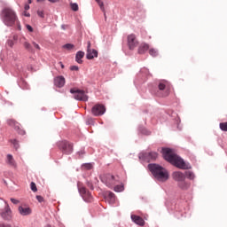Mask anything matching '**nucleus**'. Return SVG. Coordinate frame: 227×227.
Returning <instances> with one entry per match:
<instances>
[{
  "instance_id": "1",
  "label": "nucleus",
  "mask_w": 227,
  "mask_h": 227,
  "mask_svg": "<svg viewBox=\"0 0 227 227\" xmlns=\"http://www.w3.org/2000/svg\"><path fill=\"white\" fill-rule=\"evenodd\" d=\"M161 153L165 160H168V162L172 164V166L178 168V169H191L192 168L191 163L185 162L182 157L173 153V150L170 148H162Z\"/></svg>"
},
{
  "instance_id": "2",
  "label": "nucleus",
  "mask_w": 227,
  "mask_h": 227,
  "mask_svg": "<svg viewBox=\"0 0 227 227\" xmlns=\"http://www.w3.org/2000/svg\"><path fill=\"white\" fill-rule=\"evenodd\" d=\"M1 19L5 26L12 27L17 22V14L12 8L5 7L1 12Z\"/></svg>"
},
{
  "instance_id": "3",
  "label": "nucleus",
  "mask_w": 227,
  "mask_h": 227,
  "mask_svg": "<svg viewBox=\"0 0 227 227\" xmlns=\"http://www.w3.org/2000/svg\"><path fill=\"white\" fill-rule=\"evenodd\" d=\"M101 182L106 185V187H109L110 189H113L114 185H118V184H121L120 176H113L111 174H106L100 177Z\"/></svg>"
},
{
  "instance_id": "4",
  "label": "nucleus",
  "mask_w": 227,
  "mask_h": 227,
  "mask_svg": "<svg viewBox=\"0 0 227 227\" xmlns=\"http://www.w3.org/2000/svg\"><path fill=\"white\" fill-rule=\"evenodd\" d=\"M58 146L66 155H70L74 152V145L68 141L63 140L59 142Z\"/></svg>"
},
{
  "instance_id": "5",
  "label": "nucleus",
  "mask_w": 227,
  "mask_h": 227,
  "mask_svg": "<svg viewBox=\"0 0 227 227\" xmlns=\"http://www.w3.org/2000/svg\"><path fill=\"white\" fill-rule=\"evenodd\" d=\"M157 157H159V153L155 152H142L138 154V159L140 160H145L146 162H150L151 160H157Z\"/></svg>"
},
{
  "instance_id": "6",
  "label": "nucleus",
  "mask_w": 227,
  "mask_h": 227,
  "mask_svg": "<svg viewBox=\"0 0 227 227\" xmlns=\"http://www.w3.org/2000/svg\"><path fill=\"white\" fill-rule=\"evenodd\" d=\"M70 93L74 95V100H79L80 102H88V95L84 90L71 89Z\"/></svg>"
},
{
  "instance_id": "7",
  "label": "nucleus",
  "mask_w": 227,
  "mask_h": 227,
  "mask_svg": "<svg viewBox=\"0 0 227 227\" xmlns=\"http://www.w3.org/2000/svg\"><path fill=\"white\" fill-rule=\"evenodd\" d=\"M0 215L4 221H12L13 215H12V208L8 204H6L4 208L1 210Z\"/></svg>"
},
{
  "instance_id": "8",
  "label": "nucleus",
  "mask_w": 227,
  "mask_h": 227,
  "mask_svg": "<svg viewBox=\"0 0 227 227\" xmlns=\"http://www.w3.org/2000/svg\"><path fill=\"white\" fill-rule=\"evenodd\" d=\"M158 97H168V95H169V88H168V86L166 85V81L160 82L158 85Z\"/></svg>"
},
{
  "instance_id": "9",
  "label": "nucleus",
  "mask_w": 227,
  "mask_h": 227,
  "mask_svg": "<svg viewBox=\"0 0 227 227\" xmlns=\"http://www.w3.org/2000/svg\"><path fill=\"white\" fill-rule=\"evenodd\" d=\"M78 191L82 200H84V201H86L87 203H90V201L93 200V197L91 196V192H88V190H86V187L78 186Z\"/></svg>"
},
{
  "instance_id": "10",
  "label": "nucleus",
  "mask_w": 227,
  "mask_h": 227,
  "mask_svg": "<svg viewBox=\"0 0 227 227\" xmlns=\"http://www.w3.org/2000/svg\"><path fill=\"white\" fill-rule=\"evenodd\" d=\"M154 178L158 180V182H168V180H169V172L163 168V169L159 171L157 176H154Z\"/></svg>"
},
{
  "instance_id": "11",
  "label": "nucleus",
  "mask_w": 227,
  "mask_h": 227,
  "mask_svg": "<svg viewBox=\"0 0 227 227\" xmlns=\"http://www.w3.org/2000/svg\"><path fill=\"white\" fill-rule=\"evenodd\" d=\"M7 125L13 127L20 136H24L26 134V130L20 129V123L17 122V121L13 119L7 120Z\"/></svg>"
},
{
  "instance_id": "12",
  "label": "nucleus",
  "mask_w": 227,
  "mask_h": 227,
  "mask_svg": "<svg viewBox=\"0 0 227 227\" xmlns=\"http://www.w3.org/2000/svg\"><path fill=\"white\" fill-rule=\"evenodd\" d=\"M88 59H93V58H98V51L95 49H91V42H87V54Z\"/></svg>"
},
{
  "instance_id": "13",
  "label": "nucleus",
  "mask_w": 227,
  "mask_h": 227,
  "mask_svg": "<svg viewBox=\"0 0 227 227\" xmlns=\"http://www.w3.org/2000/svg\"><path fill=\"white\" fill-rule=\"evenodd\" d=\"M139 45V43L137 42V39L136 38V35L130 34L128 35V46L130 51H134L135 47H137Z\"/></svg>"
},
{
  "instance_id": "14",
  "label": "nucleus",
  "mask_w": 227,
  "mask_h": 227,
  "mask_svg": "<svg viewBox=\"0 0 227 227\" xmlns=\"http://www.w3.org/2000/svg\"><path fill=\"white\" fill-rule=\"evenodd\" d=\"M91 113L94 116H102L106 114V106L103 105H96L92 107Z\"/></svg>"
},
{
  "instance_id": "15",
  "label": "nucleus",
  "mask_w": 227,
  "mask_h": 227,
  "mask_svg": "<svg viewBox=\"0 0 227 227\" xmlns=\"http://www.w3.org/2000/svg\"><path fill=\"white\" fill-rule=\"evenodd\" d=\"M149 171H151L153 176H156L160 171H161L164 167L157 164V163H150L148 165Z\"/></svg>"
},
{
  "instance_id": "16",
  "label": "nucleus",
  "mask_w": 227,
  "mask_h": 227,
  "mask_svg": "<svg viewBox=\"0 0 227 227\" xmlns=\"http://www.w3.org/2000/svg\"><path fill=\"white\" fill-rule=\"evenodd\" d=\"M172 178L175 182L179 184L180 182H184V180H185V174L182 171H174L172 173Z\"/></svg>"
},
{
  "instance_id": "17",
  "label": "nucleus",
  "mask_w": 227,
  "mask_h": 227,
  "mask_svg": "<svg viewBox=\"0 0 227 227\" xmlns=\"http://www.w3.org/2000/svg\"><path fill=\"white\" fill-rule=\"evenodd\" d=\"M54 85L57 88H63V86H65V77L60 75V76H57L54 79Z\"/></svg>"
},
{
  "instance_id": "18",
  "label": "nucleus",
  "mask_w": 227,
  "mask_h": 227,
  "mask_svg": "<svg viewBox=\"0 0 227 227\" xmlns=\"http://www.w3.org/2000/svg\"><path fill=\"white\" fill-rule=\"evenodd\" d=\"M177 187H179V189L182 191H189V189H191V184L184 179L183 181L177 183Z\"/></svg>"
},
{
  "instance_id": "19",
  "label": "nucleus",
  "mask_w": 227,
  "mask_h": 227,
  "mask_svg": "<svg viewBox=\"0 0 227 227\" xmlns=\"http://www.w3.org/2000/svg\"><path fill=\"white\" fill-rule=\"evenodd\" d=\"M131 220L138 226H145V220H143L139 215H131Z\"/></svg>"
},
{
  "instance_id": "20",
  "label": "nucleus",
  "mask_w": 227,
  "mask_h": 227,
  "mask_svg": "<svg viewBox=\"0 0 227 227\" xmlns=\"http://www.w3.org/2000/svg\"><path fill=\"white\" fill-rule=\"evenodd\" d=\"M18 210L20 215L23 216L31 215L32 214V210L29 207H24L22 206H20Z\"/></svg>"
},
{
  "instance_id": "21",
  "label": "nucleus",
  "mask_w": 227,
  "mask_h": 227,
  "mask_svg": "<svg viewBox=\"0 0 227 227\" xmlns=\"http://www.w3.org/2000/svg\"><path fill=\"white\" fill-rule=\"evenodd\" d=\"M21 43L23 44V47L27 51V52H35V50L33 49V46H31V43L27 42V40L23 37V41H21Z\"/></svg>"
},
{
  "instance_id": "22",
  "label": "nucleus",
  "mask_w": 227,
  "mask_h": 227,
  "mask_svg": "<svg viewBox=\"0 0 227 227\" xmlns=\"http://www.w3.org/2000/svg\"><path fill=\"white\" fill-rule=\"evenodd\" d=\"M82 58H84V51H77L76 55H75L76 63H78L79 65H82Z\"/></svg>"
},
{
  "instance_id": "23",
  "label": "nucleus",
  "mask_w": 227,
  "mask_h": 227,
  "mask_svg": "<svg viewBox=\"0 0 227 227\" xmlns=\"http://www.w3.org/2000/svg\"><path fill=\"white\" fill-rule=\"evenodd\" d=\"M148 49H150V46L147 43L140 45L138 48V54H145Z\"/></svg>"
},
{
  "instance_id": "24",
  "label": "nucleus",
  "mask_w": 227,
  "mask_h": 227,
  "mask_svg": "<svg viewBox=\"0 0 227 227\" xmlns=\"http://www.w3.org/2000/svg\"><path fill=\"white\" fill-rule=\"evenodd\" d=\"M184 175H185V178H187L188 180H194V178H196V175H194V172L191 170L185 171Z\"/></svg>"
},
{
  "instance_id": "25",
  "label": "nucleus",
  "mask_w": 227,
  "mask_h": 227,
  "mask_svg": "<svg viewBox=\"0 0 227 227\" xmlns=\"http://www.w3.org/2000/svg\"><path fill=\"white\" fill-rule=\"evenodd\" d=\"M106 196L108 200H110L111 203H114V201H116V196L113 192H106Z\"/></svg>"
},
{
  "instance_id": "26",
  "label": "nucleus",
  "mask_w": 227,
  "mask_h": 227,
  "mask_svg": "<svg viewBox=\"0 0 227 227\" xmlns=\"http://www.w3.org/2000/svg\"><path fill=\"white\" fill-rule=\"evenodd\" d=\"M7 164H9V166H15V160L13 159V155L7 154Z\"/></svg>"
},
{
  "instance_id": "27",
  "label": "nucleus",
  "mask_w": 227,
  "mask_h": 227,
  "mask_svg": "<svg viewBox=\"0 0 227 227\" xmlns=\"http://www.w3.org/2000/svg\"><path fill=\"white\" fill-rule=\"evenodd\" d=\"M115 192H123L125 191V186L123 184H117L114 187Z\"/></svg>"
},
{
  "instance_id": "28",
  "label": "nucleus",
  "mask_w": 227,
  "mask_h": 227,
  "mask_svg": "<svg viewBox=\"0 0 227 227\" xmlns=\"http://www.w3.org/2000/svg\"><path fill=\"white\" fill-rule=\"evenodd\" d=\"M149 54L153 56V58H156V56H159V51L153 48L149 50Z\"/></svg>"
},
{
  "instance_id": "29",
  "label": "nucleus",
  "mask_w": 227,
  "mask_h": 227,
  "mask_svg": "<svg viewBox=\"0 0 227 227\" xmlns=\"http://www.w3.org/2000/svg\"><path fill=\"white\" fill-rule=\"evenodd\" d=\"M10 142L13 145L15 150H19V148H20V145H19V141H17V139H11Z\"/></svg>"
},
{
  "instance_id": "30",
  "label": "nucleus",
  "mask_w": 227,
  "mask_h": 227,
  "mask_svg": "<svg viewBox=\"0 0 227 227\" xmlns=\"http://www.w3.org/2000/svg\"><path fill=\"white\" fill-rule=\"evenodd\" d=\"M82 168L83 169H87V170L93 169V164L92 163H83L82 165Z\"/></svg>"
},
{
  "instance_id": "31",
  "label": "nucleus",
  "mask_w": 227,
  "mask_h": 227,
  "mask_svg": "<svg viewBox=\"0 0 227 227\" xmlns=\"http://www.w3.org/2000/svg\"><path fill=\"white\" fill-rule=\"evenodd\" d=\"M70 6L73 12H79V4H77V3H71Z\"/></svg>"
},
{
  "instance_id": "32",
  "label": "nucleus",
  "mask_w": 227,
  "mask_h": 227,
  "mask_svg": "<svg viewBox=\"0 0 227 227\" xmlns=\"http://www.w3.org/2000/svg\"><path fill=\"white\" fill-rule=\"evenodd\" d=\"M219 127L223 132H227V122H221Z\"/></svg>"
},
{
  "instance_id": "33",
  "label": "nucleus",
  "mask_w": 227,
  "mask_h": 227,
  "mask_svg": "<svg viewBox=\"0 0 227 227\" xmlns=\"http://www.w3.org/2000/svg\"><path fill=\"white\" fill-rule=\"evenodd\" d=\"M6 45L10 47L11 49H13V46L15 45V42L12 39L7 40Z\"/></svg>"
},
{
  "instance_id": "34",
  "label": "nucleus",
  "mask_w": 227,
  "mask_h": 227,
  "mask_svg": "<svg viewBox=\"0 0 227 227\" xmlns=\"http://www.w3.org/2000/svg\"><path fill=\"white\" fill-rule=\"evenodd\" d=\"M63 49H67V51H72V49H74V44L66 43V44L63 45Z\"/></svg>"
},
{
  "instance_id": "35",
  "label": "nucleus",
  "mask_w": 227,
  "mask_h": 227,
  "mask_svg": "<svg viewBox=\"0 0 227 227\" xmlns=\"http://www.w3.org/2000/svg\"><path fill=\"white\" fill-rule=\"evenodd\" d=\"M30 188H31V191H33V192H36V191H38V188H36V184H35V182H32L30 184Z\"/></svg>"
},
{
  "instance_id": "36",
  "label": "nucleus",
  "mask_w": 227,
  "mask_h": 227,
  "mask_svg": "<svg viewBox=\"0 0 227 227\" xmlns=\"http://www.w3.org/2000/svg\"><path fill=\"white\" fill-rule=\"evenodd\" d=\"M85 153L84 150H81L77 153V155H79L80 159H82Z\"/></svg>"
},
{
  "instance_id": "37",
  "label": "nucleus",
  "mask_w": 227,
  "mask_h": 227,
  "mask_svg": "<svg viewBox=\"0 0 227 227\" xmlns=\"http://www.w3.org/2000/svg\"><path fill=\"white\" fill-rule=\"evenodd\" d=\"M37 15L41 17V19H43V17H45L43 11H37Z\"/></svg>"
},
{
  "instance_id": "38",
  "label": "nucleus",
  "mask_w": 227,
  "mask_h": 227,
  "mask_svg": "<svg viewBox=\"0 0 227 227\" xmlns=\"http://www.w3.org/2000/svg\"><path fill=\"white\" fill-rule=\"evenodd\" d=\"M70 70H72V72H77V70H79V67H77V66H71L70 67Z\"/></svg>"
},
{
  "instance_id": "39",
  "label": "nucleus",
  "mask_w": 227,
  "mask_h": 227,
  "mask_svg": "<svg viewBox=\"0 0 227 227\" xmlns=\"http://www.w3.org/2000/svg\"><path fill=\"white\" fill-rule=\"evenodd\" d=\"M86 184H87V186H88L90 189H91V191H93L94 187H93V184H91V182L87 181V182H86Z\"/></svg>"
},
{
  "instance_id": "40",
  "label": "nucleus",
  "mask_w": 227,
  "mask_h": 227,
  "mask_svg": "<svg viewBox=\"0 0 227 227\" xmlns=\"http://www.w3.org/2000/svg\"><path fill=\"white\" fill-rule=\"evenodd\" d=\"M141 132L145 135V136H150V131L146 130V129H143L141 130Z\"/></svg>"
},
{
  "instance_id": "41",
  "label": "nucleus",
  "mask_w": 227,
  "mask_h": 227,
  "mask_svg": "<svg viewBox=\"0 0 227 227\" xmlns=\"http://www.w3.org/2000/svg\"><path fill=\"white\" fill-rule=\"evenodd\" d=\"M35 198L37 201H39V203H42L43 201V197H42L41 195H36Z\"/></svg>"
},
{
  "instance_id": "42",
  "label": "nucleus",
  "mask_w": 227,
  "mask_h": 227,
  "mask_svg": "<svg viewBox=\"0 0 227 227\" xmlns=\"http://www.w3.org/2000/svg\"><path fill=\"white\" fill-rule=\"evenodd\" d=\"M96 2L99 4L101 9L104 8V2L102 0H96Z\"/></svg>"
},
{
  "instance_id": "43",
  "label": "nucleus",
  "mask_w": 227,
  "mask_h": 227,
  "mask_svg": "<svg viewBox=\"0 0 227 227\" xmlns=\"http://www.w3.org/2000/svg\"><path fill=\"white\" fill-rule=\"evenodd\" d=\"M11 201H12V203H13V205H19V200L12 198Z\"/></svg>"
},
{
  "instance_id": "44",
  "label": "nucleus",
  "mask_w": 227,
  "mask_h": 227,
  "mask_svg": "<svg viewBox=\"0 0 227 227\" xmlns=\"http://www.w3.org/2000/svg\"><path fill=\"white\" fill-rule=\"evenodd\" d=\"M32 43H33L35 49H37V51H40V45L38 43H36L35 42H33Z\"/></svg>"
},
{
  "instance_id": "45",
  "label": "nucleus",
  "mask_w": 227,
  "mask_h": 227,
  "mask_svg": "<svg viewBox=\"0 0 227 227\" xmlns=\"http://www.w3.org/2000/svg\"><path fill=\"white\" fill-rule=\"evenodd\" d=\"M12 40L13 42H17V40H19V35H13Z\"/></svg>"
},
{
  "instance_id": "46",
  "label": "nucleus",
  "mask_w": 227,
  "mask_h": 227,
  "mask_svg": "<svg viewBox=\"0 0 227 227\" xmlns=\"http://www.w3.org/2000/svg\"><path fill=\"white\" fill-rule=\"evenodd\" d=\"M27 29L30 33H33V27H31V25H27Z\"/></svg>"
},
{
  "instance_id": "47",
  "label": "nucleus",
  "mask_w": 227,
  "mask_h": 227,
  "mask_svg": "<svg viewBox=\"0 0 227 227\" xmlns=\"http://www.w3.org/2000/svg\"><path fill=\"white\" fill-rule=\"evenodd\" d=\"M23 15L25 17H31V14L29 12H26V11L23 12Z\"/></svg>"
},
{
  "instance_id": "48",
  "label": "nucleus",
  "mask_w": 227,
  "mask_h": 227,
  "mask_svg": "<svg viewBox=\"0 0 227 227\" xmlns=\"http://www.w3.org/2000/svg\"><path fill=\"white\" fill-rule=\"evenodd\" d=\"M24 9H25L26 12H27V10H29V4H26L25 6H24Z\"/></svg>"
},
{
  "instance_id": "49",
  "label": "nucleus",
  "mask_w": 227,
  "mask_h": 227,
  "mask_svg": "<svg viewBox=\"0 0 227 227\" xmlns=\"http://www.w3.org/2000/svg\"><path fill=\"white\" fill-rule=\"evenodd\" d=\"M140 72H142V73H143V72H148V69L143 68V69L140 70Z\"/></svg>"
},
{
  "instance_id": "50",
  "label": "nucleus",
  "mask_w": 227,
  "mask_h": 227,
  "mask_svg": "<svg viewBox=\"0 0 227 227\" xmlns=\"http://www.w3.org/2000/svg\"><path fill=\"white\" fill-rule=\"evenodd\" d=\"M50 3H56V0H48Z\"/></svg>"
},
{
  "instance_id": "51",
  "label": "nucleus",
  "mask_w": 227,
  "mask_h": 227,
  "mask_svg": "<svg viewBox=\"0 0 227 227\" xmlns=\"http://www.w3.org/2000/svg\"><path fill=\"white\" fill-rule=\"evenodd\" d=\"M18 29H19L20 31V29H22L21 27H20V24L18 25Z\"/></svg>"
},
{
  "instance_id": "52",
  "label": "nucleus",
  "mask_w": 227,
  "mask_h": 227,
  "mask_svg": "<svg viewBox=\"0 0 227 227\" xmlns=\"http://www.w3.org/2000/svg\"><path fill=\"white\" fill-rule=\"evenodd\" d=\"M31 3H33V1H31V0H28V4H31Z\"/></svg>"
},
{
  "instance_id": "53",
  "label": "nucleus",
  "mask_w": 227,
  "mask_h": 227,
  "mask_svg": "<svg viewBox=\"0 0 227 227\" xmlns=\"http://www.w3.org/2000/svg\"><path fill=\"white\" fill-rule=\"evenodd\" d=\"M61 27H62V29H65V25H62Z\"/></svg>"
},
{
  "instance_id": "54",
  "label": "nucleus",
  "mask_w": 227,
  "mask_h": 227,
  "mask_svg": "<svg viewBox=\"0 0 227 227\" xmlns=\"http://www.w3.org/2000/svg\"><path fill=\"white\" fill-rule=\"evenodd\" d=\"M61 68H65V66L63 64H61Z\"/></svg>"
},
{
  "instance_id": "55",
  "label": "nucleus",
  "mask_w": 227,
  "mask_h": 227,
  "mask_svg": "<svg viewBox=\"0 0 227 227\" xmlns=\"http://www.w3.org/2000/svg\"><path fill=\"white\" fill-rule=\"evenodd\" d=\"M46 227H51V225H47Z\"/></svg>"
}]
</instances>
